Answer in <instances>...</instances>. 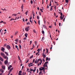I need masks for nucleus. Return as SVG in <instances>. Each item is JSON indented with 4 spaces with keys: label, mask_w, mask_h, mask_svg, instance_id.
I'll return each mask as SVG.
<instances>
[{
    "label": "nucleus",
    "mask_w": 75,
    "mask_h": 75,
    "mask_svg": "<svg viewBox=\"0 0 75 75\" xmlns=\"http://www.w3.org/2000/svg\"><path fill=\"white\" fill-rule=\"evenodd\" d=\"M1 56H2L3 57V58H4V59H7V60L8 59V57L6 56L5 54H4V53L1 52Z\"/></svg>",
    "instance_id": "1"
},
{
    "label": "nucleus",
    "mask_w": 75,
    "mask_h": 75,
    "mask_svg": "<svg viewBox=\"0 0 75 75\" xmlns=\"http://www.w3.org/2000/svg\"><path fill=\"white\" fill-rule=\"evenodd\" d=\"M40 61V65H41V64L42 63V60L41 59H38L37 62V63H38V62H39V61Z\"/></svg>",
    "instance_id": "2"
},
{
    "label": "nucleus",
    "mask_w": 75,
    "mask_h": 75,
    "mask_svg": "<svg viewBox=\"0 0 75 75\" xmlns=\"http://www.w3.org/2000/svg\"><path fill=\"white\" fill-rule=\"evenodd\" d=\"M48 63V62H46L45 63V64L43 65V67H47V68H48V66H47V64Z\"/></svg>",
    "instance_id": "3"
},
{
    "label": "nucleus",
    "mask_w": 75,
    "mask_h": 75,
    "mask_svg": "<svg viewBox=\"0 0 75 75\" xmlns=\"http://www.w3.org/2000/svg\"><path fill=\"white\" fill-rule=\"evenodd\" d=\"M29 28H30V27H29V26H28L25 28V30L26 31H27V32L28 31V30H30V29H29Z\"/></svg>",
    "instance_id": "4"
},
{
    "label": "nucleus",
    "mask_w": 75,
    "mask_h": 75,
    "mask_svg": "<svg viewBox=\"0 0 75 75\" xmlns=\"http://www.w3.org/2000/svg\"><path fill=\"white\" fill-rule=\"evenodd\" d=\"M7 59V58H6V60L4 62L5 64L6 65L7 63H8V59Z\"/></svg>",
    "instance_id": "5"
},
{
    "label": "nucleus",
    "mask_w": 75,
    "mask_h": 75,
    "mask_svg": "<svg viewBox=\"0 0 75 75\" xmlns=\"http://www.w3.org/2000/svg\"><path fill=\"white\" fill-rule=\"evenodd\" d=\"M45 69V68L43 67H41L39 68L40 71H42L44 70Z\"/></svg>",
    "instance_id": "6"
},
{
    "label": "nucleus",
    "mask_w": 75,
    "mask_h": 75,
    "mask_svg": "<svg viewBox=\"0 0 75 75\" xmlns=\"http://www.w3.org/2000/svg\"><path fill=\"white\" fill-rule=\"evenodd\" d=\"M6 48L8 50H9L10 49V46L9 45H7L6 46Z\"/></svg>",
    "instance_id": "7"
},
{
    "label": "nucleus",
    "mask_w": 75,
    "mask_h": 75,
    "mask_svg": "<svg viewBox=\"0 0 75 75\" xmlns=\"http://www.w3.org/2000/svg\"><path fill=\"white\" fill-rule=\"evenodd\" d=\"M1 51H3V52H4V50H5V49L3 47H1Z\"/></svg>",
    "instance_id": "8"
},
{
    "label": "nucleus",
    "mask_w": 75,
    "mask_h": 75,
    "mask_svg": "<svg viewBox=\"0 0 75 75\" xmlns=\"http://www.w3.org/2000/svg\"><path fill=\"white\" fill-rule=\"evenodd\" d=\"M12 67V66L11 65H10L9 66V67H8V70L10 69V68H11Z\"/></svg>",
    "instance_id": "9"
},
{
    "label": "nucleus",
    "mask_w": 75,
    "mask_h": 75,
    "mask_svg": "<svg viewBox=\"0 0 75 75\" xmlns=\"http://www.w3.org/2000/svg\"><path fill=\"white\" fill-rule=\"evenodd\" d=\"M43 56L44 58H46V55L45 54H44V53H43Z\"/></svg>",
    "instance_id": "10"
},
{
    "label": "nucleus",
    "mask_w": 75,
    "mask_h": 75,
    "mask_svg": "<svg viewBox=\"0 0 75 75\" xmlns=\"http://www.w3.org/2000/svg\"><path fill=\"white\" fill-rule=\"evenodd\" d=\"M2 68V69H5V66L4 65H2L1 66Z\"/></svg>",
    "instance_id": "11"
},
{
    "label": "nucleus",
    "mask_w": 75,
    "mask_h": 75,
    "mask_svg": "<svg viewBox=\"0 0 75 75\" xmlns=\"http://www.w3.org/2000/svg\"><path fill=\"white\" fill-rule=\"evenodd\" d=\"M0 60L1 61H3V59L1 56H0Z\"/></svg>",
    "instance_id": "12"
},
{
    "label": "nucleus",
    "mask_w": 75,
    "mask_h": 75,
    "mask_svg": "<svg viewBox=\"0 0 75 75\" xmlns=\"http://www.w3.org/2000/svg\"><path fill=\"white\" fill-rule=\"evenodd\" d=\"M0 71L2 73H3L4 72V70H3L2 69H0Z\"/></svg>",
    "instance_id": "13"
},
{
    "label": "nucleus",
    "mask_w": 75,
    "mask_h": 75,
    "mask_svg": "<svg viewBox=\"0 0 75 75\" xmlns=\"http://www.w3.org/2000/svg\"><path fill=\"white\" fill-rule=\"evenodd\" d=\"M18 39L17 38L16 40H15V41L16 42H18Z\"/></svg>",
    "instance_id": "14"
},
{
    "label": "nucleus",
    "mask_w": 75,
    "mask_h": 75,
    "mask_svg": "<svg viewBox=\"0 0 75 75\" xmlns=\"http://www.w3.org/2000/svg\"><path fill=\"white\" fill-rule=\"evenodd\" d=\"M18 31H16V32L15 33V35H17V34H18Z\"/></svg>",
    "instance_id": "15"
},
{
    "label": "nucleus",
    "mask_w": 75,
    "mask_h": 75,
    "mask_svg": "<svg viewBox=\"0 0 75 75\" xmlns=\"http://www.w3.org/2000/svg\"><path fill=\"white\" fill-rule=\"evenodd\" d=\"M12 16H15V17H16V16H17V14H13Z\"/></svg>",
    "instance_id": "16"
},
{
    "label": "nucleus",
    "mask_w": 75,
    "mask_h": 75,
    "mask_svg": "<svg viewBox=\"0 0 75 75\" xmlns=\"http://www.w3.org/2000/svg\"><path fill=\"white\" fill-rule=\"evenodd\" d=\"M25 36L26 37H27V36H28V34L27 33H25Z\"/></svg>",
    "instance_id": "17"
},
{
    "label": "nucleus",
    "mask_w": 75,
    "mask_h": 75,
    "mask_svg": "<svg viewBox=\"0 0 75 75\" xmlns=\"http://www.w3.org/2000/svg\"><path fill=\"white\" fill-rule=\"evenodd\" d=\"M40 50L41 49H38V50H37V51H38V52H39V53H40Z\"/></svg>",
    "instance_id": "18"
},
{
    "label": "nucleus",
    "mask_w": 75,
    "mask_h": 75,
    "mask_svg": "<svg viewBox=\"0 0 75 75\" xmlns=\"http://www.w3.org/2000/svg\"><path fill=\"white\" fill-rule=\"evenodd\" d=\"M33 57H34V56L33 55H32L30 57V59H31V58H33Z\"/></svg>",
    "instance_id": "19"
},
{
    "label": "nucleus",
    "mask_w": 75,
    "mask_h": 75,
    "mask_svg": "<svg viewBox=\"0 0 75 75\" xmlns=\"http://www.w3.org/2000/svg\"><path fill=\"white\" fill-rule=\"evenodd\" d=\"M13 69V68H11L9 70V72H11L12 71V70Z\"/></svg>",
    "instance_id": "20"
},
{
    "label": "nucleus",
    "mask_w": 75,
    "mask_h": 75,
    "mask_svg": "<svg viewBox=\"0 0 75 75\" xmlns=\"http://www.w3.org/2000/svg\"><path fill=\"white\" fill-rule=\"evenodd\" d=\"M60 19L61 20H62L63 19V18H63V17L62 16H60Z\"/></svg>",
    "instance_id": "21"
},
{
    "label": "nucleus",
    "mask_w": 75,
    "mask_h": 75,
    "mask_svg": "<svg viewBox=\"0 0 75 75\" xmlns=\"http://www.w3.org/2000/svg\"><path fill=\"white\" fill-rule=\"evenodd\" d=\"M23 7H24V5L23 4H22L21 8L22 9V10H23Z\"/></svg>",
    "instance_id": "22"
},
{
    "label": "nucleus",
    "mask_w": 75,
    "mask_h": 75,
    "mask_svg": "<svg viewBox=\"0 0 75 75\" xmlns=\"http://www.w3.org/2000/svg\"><path fill=\"white\" fill-rule=\"evenodd\" d=\"M5 54H6V55H7V56H8V53H7V52H5Z\"/></svg>",
    "instance_id": "23"
},
{
    "label": "nucleus",
    "mask_w": 75,
    "mask_h": 75,
    "mask_svg": "<svg viewBox=\"0 0 75 75\" xmlns=\"http://www.w3.org/2000/svg\"><path fill=\"white\" fill-rule=\"evenodd\" d=\"M38 24H39L40 25V20L38 21Z\"/></svg>",
    "instance_id": "24"
},
{
    "label": "nucleus",
    "mask_w": 75,
    "mask_h": 75,
    "mask_svg": "<svg viewBox=\"0 0 75 75\" xmlns=\"http://www.w3.org/2000/svg\"><path fill=\"white\" fill-rule=\"evenodd\" d=\"M28 11H27L26 12H25V14L26 15H27V14H28Z\"/></svg>",
    "instance_id": "25"
},
{
    "label": "nucleus",
    "mask_w": 75,
    "mask_h": 75,
    "mask_svg": "<svg viewBox=\"0 0 75 75\" xmlns=\"http://www.w3.org/2000/svg\"><path fill=\"white\" fill-rule=\"evenodd\" d=\"M44 40V37H43L42 38V41H43Z\"/></svg>",
    "instance_id": "26"
},
{
    "label": "nucleus",
    "mask_w": 75,
    "mask_h": 75,
    "mask_svg": "<svg viewBox=\"0 0 75 75\" xmlns=\"http://www.w3.org/2000/svg\"><path fill=\"white\" fill-rule=\"evenodd\" d=\"M46 61H47L48 60V57H46Z\"/></svg>",
    "instance_id": "27"
},
{
    "label": "nucleus",
    "mask_w": 75,
    "mask_h": 75,
    "mask_svg": "<svg viewBox=\"0 0 75 75\" xmlns=\"http://www.w3.org/2000/svg\"><path fill=\"white\" fill-rule=\"evenodd\" d=\"M30 71L31 72V71H33V69H30Z\"/></svg>",
    "instance_id": "28"
},
{
    "label": "nucleus",
    "mask_w": 75,
    "mask_h": 75,
    "mask_svg": "<svg viewBox=\"0 0 75 75\" xmlns=\"http://www.w3.org/2000/svg\"><path fill=\"white\" fill-rule=\"evenodd\" d=\"M22 73V71H19L18 74H21V73Z\"/></svg>",
    "instance_id": "29"
},
{
    "label": "nucleus",
    "mask_w": 75,
    "mask_h": 75,
    "mask_svg": "<svg viewBox=\"0 0 75 75\" xmlns=\"http://www.w3.org/2000/svg\"><path fill=\"white\" fill-rule=\"evenodd\" d=\"M27 25H28V24H29V25H30V22H28L27 23Z\"/></svg>",
    "instance_id": "30"
},
{
    "label": "nucleus",
    "mask_w": 75,
    "mask_h": 75,
    "mask_svg": "<svg viewBox=\"0 0 75 75\" xmlns=\"http://www.w3.org/2000/svg\"><path fill=\"white\" fill-rule=\"evenodd\" d=\"M42 73V71H40V72L39 75H40V74H41Z\"/></svg>",
    "instance_id": "31"
},
{
    "label": "nucleus",
    "mask_w": 75,
    "mask_h": 75,
    "mask_svg": "<svg viewBox=\"0 0 75 75\" xmlns=\"http://www.w3.org/2000/svg\"><path fill=\"white\" fill-rule=\"evenodd\" d=\"M18 58L19 60H21V59H20V56H18Z\"/></svg>",
    "instance_id": "32"
},
{
    "label": "nucleus",
    "mask_w": 75,
    "mask_h": 75,
    "mask_svg": "<svg viewBox=\"0 0 75 75\" xmlns=\"http://www.w3.org/2000/svg\"><path fill=\"white\" fill-rule=\"evenodd\" d=\"M30 3L31 4H33V1L32 0L31 1Z\"/></svg>",
    "instance_id": "33"
},
{
    "label": "nucleus",
    "mask_w": 75,
    "mask_h": 75,
    "mask_svg": "<svg viewBox=\"0 0 75 75\" xmlns=\"http://www.w3.org/2000/svg\"><path fill=\"white\" fill-rule=\"evenodd\" d=\"M34 65V64H31V65H28V66L29 67H32V66H33Z\"/></svg>",
    "instance_id": "34"
},
{
    "label": "nucleus",
    "mask_w": 75,
    "mask_h": 75,
    "mask_svg": "<svg viewBox=\"0 0 75 75\" xmlns=\"http://www.w3.org/2000/svg\"><path fill=\"white\" fill-rule=\"evenodd\" d=\"M43 27H44V28H46V27L45 26V25H43Z\"/></svg>",
    "instance_id": "35"
},
{
    "label": "nucleus",
    "mask_w": 75,
    "mask_h": 75,
    "mask_svg": "<svg viewBox=\"0 0 75 75\" xmlns=\"http://www.w3.org/2000/svg\"><path fill=\"white\" fill-rule=\"evenodd\" d=\"M42 34H44V30H42Z\"/></svg>",
    "instance_id": "36"
},
{
    "label": "nucleus",
    "mask_w": 75,
    "mask_h": 75,
    "mask_svg": "<svg viewBox=\"0 0 75 75\" xmlns=\"http://www.w3.org/2000/svg\"><path fill=\"white\" fill-rule=\"evenodd\" d=\"M66 1V3H68V1H68V0H65Z\"/></svg>",
    "instance_id": "37"
},
{
    "label": "nucleus",
    "mask_w": 75,
    "mask_h": 75,
    "mask_svg": "<svg viewBox=\"0 0 75 75\" xmlns=\"http://www.w3.org/2000/svg\"><path fill=\"white\" fill-rule=\"evenodd\" d=\"M33 64V63H29L28 64V65H31V64Z\"/></svg>",
    "instance_id": "38"
},
{
    "label": "nucleus",
    "mask_w": 75,
    "mask_h": 75,
    "mask_svg": "<svg viewBox=\"0 0 75 75\" xmlns=\"http://www.w3.org/2000/svg\"><path fill=\"white\" fill-rule=\"evenodd\" d=\"M35 71H36V69H35L34 70H33V72H35Z\"/></svg>",
    "instance_id": "39"
},
{
    "label": "nucleus",
    "mask_w": 75,
    "mask_h": 75,
    "mask_svg": "<svg viewBox=\"0 0 75 75\" xmlns=\"http://www.w3.org/2000/svg\"><path fill=\"white\" fill-rule=\"evenodd\" d=\"M37 19H38V20L40 19V17H39V16H37Z\"/></svg>",
    "instance_id": "40"
},
{
    "label": "nucleus",
    "mask_w": 75,
    "mask_h": 75,
    "mask_svg": "<svg viewBox=\"0 0 75 75\" xmlns=\"http://www.w3.org/2000/svg\"><path fill=\"white\" fill-rule=\"evenodd\" d=\"M52 10H53V9H52V8L51 7L50 10V11H52Z\"/></svg>",
    "instance_id": "41"
},
{
    "label": "nucleus",
    "mask_w": 75,
    "mask_h": 75,
    "mask_svg": "<svg viewBox=\"0 0 75 75\" xmlns=\"http://www.w3.org/2000/svg\"><path fill=\"white\" fill-rule=\"evenodd\" d=\"M19 47L20 49H21V46L20 45H19Z\"/></svg>",
    "instance_id": "42"
},
{
    "label": "nucleus",
    "mask_w": 75,
    "mask_h": 75,
    "mask_svg": "<svg viewBox=\"0 0 75 75\" xmlns=\"http://www.w3.org/2000/svg\"><path fill=\"white\" fill-rule=\"evenodd\" d=\"M33 31L35 33H36V32L35 31V30H33Z\"/></svg>",
    "instance_id": "43"
},
{
    "label": "nucleus",
    "mask_w": 75,
    "mask_h": 75,
    "mask_svg": "<svg viewBox=\"0 0 75 75\" xmlns=\"http://www.w3.org/2000/svg\"><path fill=\"white\" fill-rule=\"evenodd\" d=\"M46 50H47V54H48V50L47 49H46Z\"/></svg>",
    "instance_id": "44"
},
{
    "label": "nucleus",
    "mask_w": 75,
    "mask_h": 75,
    "mask_svg": "<svg viewBox=\"0 0 75 75\" xmlns=\"http://www.w3.org/2000/svg\"><path fill=\"white\" fill-rule=\"evenodd\" d=\"M37 44V41H36L35 42V45H36Z\"/></svg>",
    "instance_id": "45"
},
{
    "label": "nucleus",
    "mask_w": 75,
    "mask_h": 75,
    "mask_svg": "<svg viewBox=\"0 0 75 75\" xmlns=\"http://www.w3.org/2000/svg\"><path fill=\"white\" fill-rule=\"evenodd\" d=\"M38 53H39L38 52L36 53V55H37L38 54Z\"/></svg>",
    "instance_id": "46"
},
{
    "label": "nucleus",
    "mask_w": 75,
    "mask_h": 75,
    "mask_svg": "<svg viewBox=\"0 0 75 75\" xmlns=\"http://www.w3.org/2000/svg\"><path fill=\"white\" fill-rule=\"evenodd\" d=\"M17 19V17H15V19H14V20H16Z\"/></svg>",
    "instance_id": "47"
},
{
    "label": "nucleus",
    "mask_w": 75,
    "mask_h": 75,
    "mask_svg": "<svg viewBox=\"0 0 75 75\" xmlns=\"http://www.w3.org/2000/svg\"><path fill=\"white\" fill-rule=\"evenodd\" d=\"M15 47H16V48H18V46H17V45H16L15 46Z\"/></svg>",
    "instance_id": "48"
},
{
    "label": "nucleus",
    "mask_w": 75,
    "mask_h": 75,
    "mask_svg": "<svg viewBox=\"0 0 75 75\" xmlns=\"http://www.w3.org/2000/svg\"><path fill=\"white\" fill-rule=\"evenodd\" d=\"M30 23H31V24H32L33 22L32 21H31V20H30Z\"/></svg>",
    "instance_id": "49"
},
{
    "label": "nucleus",
    "mask_w": 75,
    "mask_h": 75,
    "mask_svg": "<svg viewBox=\"0 0 75 75\" xmlns=\"http://www.w3.org/2000/svg\"><path fill=\"white\" fill-rule=\"evenodd\" d=\"M14 20V19L12 18V19H11L10 21H12V20Z\"/></svg>",
    "instance_id": "50"
},
{
    "label": "nucleus",
    "mask_w": 75,
    "mask_h": 75,
    "mask_svg": "<svg viewBox=\"0 0 75 75\" xmlns=\"http://www.w3.org/2000/svg\"><path fill=\"white\" fill-rule=\"evenodd\" d=\"M45 50L44 49L43 50V53H44V52H45Z\"/></svg>",
    "instance_id": "51"
},
{
    "label": "nucleus",
    "mask_w": 75,
    "mask_h": 75,
    "mask_svg": "<svg viewBox=\"0 0 75 75\" xmlns=\"http://www.w3.org/2000/svg\"><path fill=\"white\" fill-rule=\"evenodd\" d=\"M33 48H34V47H35V45H34V44H33Z\"/></svg>",
    "instance_id": "52"
},
{
    "label": "nucleus",
    "mask_w": 75,
    "mask_h": 75,
    "mask_svg": "<svg viewBox=\"0 0 75 75\" xmlns=\"http://www.w3.org/2000/svg\"><path fill=\"white\" fill-rule=\"evenodd\" d=\"M29 62V60H27L26 62V64H27V62Z\"/></svg>",
    "instance_id": "53"
},
{
    "label": "nucleus",
    "mask_w": 75,
    "mask_h": 75,
    "mask_svg": "<svg viewBox=\"0 0 75 75\" xmlns=\"http://www.w3.org/2000/svg\"><path fill=\"white\" fill-rule=\"evenodd\" d=\"M2 64V62H1L0 61V65H1Z\"/></svg>",
    "instance_id": "54"
},
{
    "label": "nucleus",
    "mask_w": 75,
    "mask_h": 75,
    "mask_svg": "<svg viewBox=\"0 0 75 75\" xmlns=\"http://www.w3.org/2000/svg\"><path fill=\"white\" fill-rule=\"evenodd\" d=\"M23 22L25 21V20H24V18H23Z\"/></svg>",
    "instance_id": "55"
},
{
    "label": "nucleus",
    "mask_w": 75,
    "mask_h": 75,
    "mask_svg": "<svg viewBox=\"0 0 75 75\" xmlns=\"http://www.w3.org/2000/svg\"><path fill=\"white\" fill-rule=\"evenodd\" d=\"M30 44H32V41H30Z\"/></svg>",
    "instance_id": "56"
},
{
    "label": "nucleus",
    "mask_w": 75,
    "mask_h": 75,
    "mask_svg": "<svg viewBox=\"0 0 75 75\" xmlns=\"http://www.w3.org/2000/svg\"><path fill=\"white\" fill-rule=\"evenodd\" d=\"M3 23V21H1L0 22V23Z\"/></svg>",
    "instance_id": "57"
},
{
    "label": "nucleus",
    "mask_w": 75,
    "mask_h": 75,
    "mask_svg": "<svg viewBox=\"0 0 75 75\" xmlns=\"http://www.w3.org/2000/svg\"><path fill=\"white\" fill-rule=\"evenodd\" d=\"M18 75H22V74H21V73H18Z\"/></svg>",
    "instance_id": "58"
},
{
    "label": "nucleus",
    "mask_w": 75,
    "mask_h": 75,
    "mask_svg": "<svg viewBox=\"0 0 75 75\" xmlns=\"http://www.w3.org/2000/svg\"><path fill=\"white\" fill-rule=\"evenodd\" d=\"M32 19V17L31 16L30 17V20H31Z\"/></svg>",
    "instance_id": "59"
},
{
    "label": "nucleus",
    "mask_w": 75,
    "mask_h": 75,
    "mask_svg": "<svg viewBox=\"0 0 75 75\" xmlns=\"http://www.w3.org/2000/svg\"><path fill=\"white\" fill-rule=\"evenodd\" d=\"M59 26H61V23H59Z\"/></svg>",
    "instance_id": "60"
},
{
    "label": "nucleus",
    "mask_w": 75,
    "mask_h": 75,
    "mask_svg": "<svg viewBox=\"0 0 75 75\" xmlns=\"http://www.w3.org/2000/svg\"><path fill=\"white\" fill-rule=\"evenodd\" d=\"M35 62V60L33 59V62Z\"/></svg>",
    "instance_id": "61"
},
{
    "label": "nucleus",
    "mask_w": 75,
    "mask_h": 75,
    "mask_svg": "<svg viewBox=\"0 0 75 75\" xmlns=\"http://www.w3.org/2000/svg\"><path fill=\"white\" fill-rule=\"evenodd\" d=\"M23 75H24V72H23L22 73Z\"/></svg>",
    "instance_id": "62"
},
{
    "label": "nucleus",
    "mask_w": 75,
    "mask_h": 75,
    "mask_svg": "<svg viewBox=\"0 0 75 75\" xmlns=\"http://www.w3.org/2000/svg\"><path fill=\"white\" fill-rule=\"evenodd\" d=\"M27 39V38H23V40H26Z\"/></svg>",
    "instance_id": "63"
},
{
    "label": "nucleus",
    "mask_w": 75,
    "mask_h": 75,
    "mask_svg": "<svg viewBox=\"0 0 75 75\" xmlns=\"http://www.w3.org/2000/svg\"><path fill=\"white\" fill-rule=\"evenodd\" d=\"M61 16H62V13H61Z\"/></svg>",
    "instance_id": "64"
}]
</instances>
